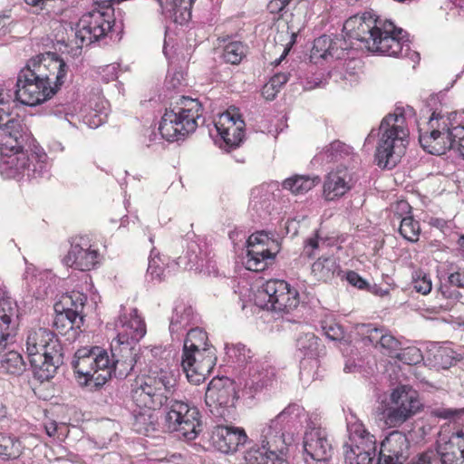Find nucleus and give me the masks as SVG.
Segmentation results:
<instances>
[{
    "label": "nucleus",
    "instance_id": "nucleus-1",
    "mask_svg": "<svg viewBox=\"0 0 464 464\" xmlns=\"http://www.w3.org/2000/svg\"><path fill=\"white\" fill-rule=\"evenodd\" d=\"M0 117V174L4 179H37L47 172V155L34 145V140L21 118Z\"/></svg>",
    "mask_w": 464,
    "mask_h": 464
},
{
    "label": "nucleus",
    "instance_id": "nucleus-2",
    "mask_svg": "<svg viewBox=\"0 0 464 464\" xmlns=\"http://www.w3.org/2000/svg\"><path fill=\"white\" fill-rule=\"evenodd\" d=\"M343 31L349 38L363 43L365 48L372 53L397 58L407 57L413 63L420 60L419 53L411 49L407 32L371 12L348 18Z\"/></svg>",
    "mask_w": 464,
    "mask_h": 464
},
{
    "label": "nucleus",
    "instance_id": "nucleus-3",
    "mask_svg": "<svg viewBox=\"0 0 464 464\" xmlns=\"http://www.w3.org/2000/svg\"><path fill=\"white\" fill-rule=\"evenodd\" d=\"M410 443L401 432L391 433L382 444L377 464H403L409 458ZM411 464H464V431L442 435L435 450L420 454Z\"/></svg>",
    "mask_w": 464,
    "mask_h": 464
},
{
    "label": "nucleus",
    "instance_id": "nucleus-4",
    "mask_svg": "<svg viewBox=\"0 0 464 464\" xmlns=\"http://www.w3.org/2000/svg\"><path fill=\"white\" fill-rule=\"evenodd\" d=\"M305 417L304 409L295 403L289 404L274 419L260 429L261 447L255 445L247 450L244 459L247 464H266L271 451L283 454L294 441V433Z\"/></svg>",
    "mask_w": 464,
    "mask_h": 464
},
{
    "label": "nucleus",
    "instance_id": "nucleus-5",
    "mask_svg": "<svg viewBox=\"0 0 464 464\" xmlns=\"http://www.w3.org/2000/svg\"><path fill=\"white\" fill-rule=\"evenodd\" d=\"M380 134L375 161L380 168L392 169L400 161L409 136L404 111L401 108L382 119Z\"/></svg>",
    "mask_w": 464,
    "mask_h": 464
},
{
    "label": "nucleus",
    "instance_id": "nucleus-6",
    "mask_svg": "<svg viewBox=\"0 0 464 464\" xmlns=\"http://www.w3.org/2000/svg\"><path fill=\"white\" fill-rule=\"evenodd\" d=\"M175 383L173 373L164 362L160 366L152 364L141 382L132 390V400L139 408L160 410L169 403Z\"/></svg>",
    "mask_w": 464,
    "mask_h": 464
},
{
    "label": "nucleus",
    "instance_id": "nucleus-7",
    "mask_svg": "<svg viewBox=\"0 0 464 464\" xmlns=\"http://www.w3.org/2000/svg\"><path fill=\"white\" fill-rule=\"evenodd\" d=\"M199 121L204 122L201 103L197 99L181 96L169 109H166L159 130L163 139L176 141L194 132Z\"/></svg>",
    "mask_w": 464,
    "mask_h": 464
},
{
    "label": "nucleus",
    "instance_id": "nucleus-8",
    "mask_svg": "<svg viewBox=\"0 0 464 464\" xmlns=\"http://www.w3.org/2000/svg\"><path fill=\"white\" fill-rule=\"evenodd\" d=\"M72 366L92 391L102 388L111 377L110 355L99 346L82 347L75 352Z\"/></svg>",
    "mask_w": 464,
    "mask_h": 464
},
{
    "label": "nucleus",
    "instance_id": "nucleus-9",
    "mask_svg": "<svg viewBox=\"0 0 464 464\" xmlns=\"http://www.w3.org/2000/svg\"><path fill=\"white\" fill-rule=\"evenodd\" d=\"M165 425L169 431L176 432L179 438L188 441L193 440L202 431L200 411L188 401L170 400Z\"/></svg>",
    "mask_w": 464,
    "mask_h": 464
},
{
    "label": "nucleus",
    "instance_id": "nucleus-10",
    "mask_svg": "<svg viewBox=\"0 0 464 464\" xmlns=\"http://www.w3.org/2000/svg\"><path fill=\"white\" fill-rule=\"evenodd\" d=\"M113 13V9H95L84 14L76 24V44L90 45L106 37L115 25Z\"/></svg>",
    "mask_w": 464,
    "mask_h": 464
},
{
    "label": "nucleus",
    "instance_id": "nucleus-11",
    "mask_svg": "<svg viewBox=\"0 0 464 464\" xmlns=\"http://www.w3.org/2000/svg\"><path fill=\"white\" fill-rule=\"evenodd\" d=\"M456 112L442 114L433 111L427 126L422 128L419 124V141L420 146L429 153L441 155L445 153L444 140L446 134L453 128Z\"/></svg>",
    "mask_w": 464,
    "mask_h": 464
},
{
    "label": "nucleus",
    "instance_id": "nucleus-12",
    "mask_svg": "<svg viewBox=\"0 0 464 464\" xmlns=\"http://www.w3.org/2000/svg\"><path fill=\"white\" fill-rule=\"evenodd\" d=\"M238 392L235 381L228 377H217L208 385L205 401L214 416L225 419L234 408Z\"/></svg>",
    "mask_w": 464,
    "mask_h": 464
},
{
    "label": "nucleus",
    "instance_id": "nucleus-13",
    "mask_svg": "<svg viewBox=\"0 0 464 464\" xmlns=\"http://www.w3.org/2000/svg\"><path fill=\"white\" fill-rule=\"evenodd\" d=\"M351 444L345 445L344 460L346 464H372L376 457V440L362 424L354 425L351 430Z\"/></svg>",
    "mask_w": 464,
    "mask_h": 464
},
{
    "label": "nucleus",
    "instance_id": "nucleus-14",
    "mask_svg": "<svg viewBox=\"0 0 464 464\" xmlns=\"http://www.w3.org/2000/svg\"><path fill=\"white\" fill-rule=\"evenodd\" d=\"M217 362L216 349L190 350L182 353L181 367L188 381L195 385L205 382Z\"/></svg>",
    "mask_w": 464,
    "mask_h": 464
},
{
    "label": "nucleus",
    "instance_id": "nucleus-15",
    "mask_svg": "<svg viewBox=\"0 0 464 464\" xmlns=\"http://www.w3.org/2000/svg\"><path fill=\"white\" fill-rule=\"evenodd\" d=\"M139 345L113 340L111 345L110 369L111 375L118 379H125L135 366H141V357L139 355Z\"/></svg>",
    "mask_w": 464,
    "mask_h": 464
},
{
    "label": "nucleus",
    "instance_id": "nucleus-16",
    "mask_svg": "<svg viewBox=\"0 0 464 464\" xmlns=\"http://www.w3.org/2000/svg\"><path fill=\"white\" fill-rule=\"evenodd\" d=\"M275 376V370L267 364L255 362L239 378L242 396L254 398L256 393L268 386Z\"/></svg>",
    "mask_w": 464,
    "mask_h": 464
},
{
    "label": "nucleus",
    "instance_id": "nucleus-17",
    "mask_svg": "<svg viewBox=\"0 0 464 464\" xmlns=\"http://www.w3.org/2000/svg\"><path fill=\"white\" fill-rule=\"evenodd\" d=\"M214 125L227 149H235L243 141L245 121L235 110L221 113Z\"/></svg>",
    "mask_w": 464,
    "mask_h": 464
},
{
    "label": "nucleus",
    "instance_id": "nucleus-18",
    "mask_svg": "<svg viewBox=\"0 0 464 464\" xmlns=\"http://www.w3.org/2000/svg\"><path fill=\"white\" fill-rule=\"evenodd\" d=\"M304 450L305 453L304 460L306 464H312V461L322 462L327 461L333 451V447L328 440L327 432L324 429L309 428L304 436Z\"/></svg>",
    "mask_w": 464,
    "mask_h": 464
},
{
    "label": "nucleus",
    "instance_id": "nucleus-19",
    "mask_svg": "<svg viewBox=\"0 0 464 464\" xmlns=\"http://www.w3.org/2000/svg\"><path fill=\"white\" fill-rule=\"evenodd\" d=\"M99 253L92 249L85 237H74L71 242V247L63 261L67 266L89 271L98 264Z\"/></svg>",
    "mask_w": 464,
    "mask_h": 464
},
{
    "label": "nucleus",
    "instance_id": "nucleus-20",
    "mask_svg": "<svg viewBox=\"0 0 464 464\" xmlns=\"http://www.w3.org/2000/svg\"><path fill=\"white\" fill-rule=\"evenodd\" d=\"M115 330L117 336L114 340L137 345L147 332L145 322L138 314L137 308L131 309L130 314L121 313L115 322Z\"/></svg>",
    "mask_w": 464,
    "mask_h": 464
},
{
    "label": "nucleus",
    "instance_id": "nucleus-21",
    "mask_svg": "<svg viewBox=\"0 0 464 464\" xmlns=\"http://www.w3.org/2000/svg\"><path fill=\"white\" fill-rule=\"evenodd\" d=\"M19 309L15 300L5 293L0 298V353L12 342L18 327Z\"/></svg>",
    "mask_w": 464,
    "mask_h": 464
},
{
    "label": "nucleus",
    "instance_id": "nucleus-22",
    "mask_svg": "<svg viewBox=\"0 0 464 464\" xmlns=\"http://www.w3.org/2000/svg\"><path fill=\"white\" fill-rule=\"evenodd\" d=\"M247 435L243 428L232 425H217L211 435L213 445L223 453L238 450L247 441Z\"/></svg>",
    "mask_w": 464,
    "mask_h": 464
},
{
    "label": "nucleus",
    "instance_id": "nucleus-23",
    "mask_svg": "<svg viewBox=\"0 0 464 464\" xmlns=\"http://www.w3.org/2000/svg\"><path fill=\"white\" fill-rule=\"evenodd\" d=\"M349 48L350 44L344 37L324 34L314 41L311 59L324 61L343 59Z\"/></svg>",
    "mask_w": 464,
    "mask_h": 464
},
{
    "label": "nucleus",
    "instance_id": "nucleus-24",
    "mask_svg": "<svg viewBox=\"0 0 464 464\" xmlns=\"http://www.w3.org/2000/svg\"><path fill=\"white\" fill-rule=\"evenodd\" d=\"M25 345L28 357L63 349L55 334L49 329L41 327L28 331Z\"/></svg>",
    "mask_w": 464,
    "mask_h": 464
},
{
    "label": "nucleus",
    "instance_id": "nucleus-25",
    "mask_svg": "<svg viewBox=\"0 0 464 464\" xmlns=\"http://www.w3.org/2000/svg\"><path fill=\"white\" fill-rule=\"evenodd\" d=\"M296 348L303 356L300 362L301 375L307 373L308 363L311 369L318 367L317 358L324 354V346L314 334H302L296 340Z\"/></svg>",
    "mask_w": 464,
    "mask_h": 464
},
{
    "label": "nucleus",
    "instance_id": "nucleus-26",
    "mask_svg": "<svg viewBox=\"0 0 464 464\" xmlns=\"http://www.w3.org/2000/svg\"><path fill=\"white\" fill-rule=\"evenodd\" d=\"M35 379L41 382L53 378L63 363V349L28 357Z\"/></svg>",
    "mask_w": 464,
    "mask_h": 464
},
{
    "label": "nucleus",
    "instance_id": "nucleus-27",
    "mask_svg": "<svg viewBox=\"0 0 464 464\" xmlns=\"http://www.w3.org/2000/svg\"><path fill=\"white\" fill-rule=\"evenodd\" d=\"M352 188L351 178L345 169L330 172L324 183V197L334 200L343 197Z\"/></svg>",
    "mask_w": 464,
    "mask_h": 464
},
{
    "label": "nucleus",
    "instance_id": "nucleus-28",
    "mask_svg": "<svg viewBox=\"0 0 464 464\" xmlns=\"http://www.w3.org/2000/svg\"><path fill=\"white\" fill-rule=\"evenodd\" d=\"M391 402L411 418L421 409V402L416 391L406 385L397 387L391 394Z\"/></svg>",
    "mask_w": 464,
    "mask_h": 464
},
{
    "label": "nucleus",
    "instance_id": "nucleus-29",
    "mask_svg": "<svg viewBox=\"0 0 464 464\" xmlns=\"http://www.w3.org/2000/svg\"><path fill=\"white\" fill-rule=\"evenodd\" d=\"M197 316L193 308L184 303L175 305L169 323V332L172 339H179L180 334L189 325L195 324Z\"/></svg>",
    "mask_w": 464,
    "mask_h": 464
},
{
    "label": "nucleus",
    "instance_id": "nucleus-30",
    "mask_svg": "<svg viewBox=\"0 0 464 464\" xmlns=\"http://www.w3.org/2000/svg\"><path fill=\"white\" fill-rule=\"evenodd\" d=\"M300 298L298 291L289 285L284 294L276 299V302H275L274 304H263V303L259 301H256V304L263 309L288 314L298 306Z\"/></svg>",
    "mask_w": 464,
    "mask_h": 464
},
{
    "label": "nucleus",
    "instance_id": "nucleus-31",
    "mask_svg": "<svg viewBox=\"0 0 464 464\" xmlns=\"http://www.w3.org/2000/svg\"><path fill=\"white\" fill-rule=\"evenodd\" d=\"M340 272V266L334 256L319 257L311 267L314 277L323 282L330 281Z\"/></svg>",
    "mask_w": 464,
    "mask_h": 464
},
{
    "label": "nucleus",
    "instance_id": "nucleus-32",
    "mask_svg": "<svg viewBox=\"0 0 464 464\" xmlns=\"http://www.w3.org/2000/svg\"><path fill=\"white\" fill-rule=\"evenodd\" d=\"M288 285L289 284L285 280H268L258 289L256 295V302L259 301L263 304H274Z\"/></svg>",
    "mask_w": 464,
    "mask_h": 464
},
{
    "label": "nucleus",
    "instance_id": "nucleus-33",
    "mask_svg": "<svg viewBox=\"0 0 464 464\" xmlns=\"http://www.w3.org/2000/svg\"><path fill=\"white\" fill-rule=\"evenodd\" d=\"M271 249L262 247L260 249L247 247V253L244 264L246 268L254 272H260L267 267L268 262L276 257Z\"/></svg>",
    "mask_w": 464,
    "mask_h": 464
},
{
    "label": "nucleus",
    "instance_id": "nucleus-34",
    "mask_svg": "<svg viewBox=\"0 0 464 464\" xmlns=\"http://www.w3.org/2000/svg\"><path fill=\"white\" fill-rule=\"evenodd\" d=\"M55 311L57 314L53 324L57 329L60 327L67 329L80 328L83 323L82 314L79 313L78 310L56 304Z\"/></svg>",
    "mask_w": 464,
    "mask_h": 464
},
{
    "label": "nucleus",
    "instance_id": "nucleus-35",
    "mask_svg": "<svg viewBox=\"0 0 464 464\" xmlns=\"http://www.w3.org/2000/svg\"><path fill=\"white\" fill-rule=\"evenodd\" d=\"M152 409L140 408L139 411H133V430L140 434L149 436L150 432L157 429V416Z\"/></svg>",
    "mask_w": 464,
    "mask_h": 464
},
{
    "label": "nucleus",
    "instance_id": "nucleus-36",
    "mask_svg": "<svg viewBox=\"0 0 464 464\" xmlns=\"http://www.w3.org/2000/svg\"><path fill=\"white\" fill-rule=\"evenodd\" d=\"M195 0H166L165 5L161 0H157L163 10L174 16V21L183 24L191 17V8Z\"/></svg>",
    "mask_w": 464,
    "mask_h": 464
},
{
    "label": "nucleus",
    "instance_id": "nucleus-37",
    "mask_svg": "<svg viewBox=\"0 0 464 464\" xmlns=\"http://www.w3.org/2000/svg\"><path fill=\"white\" fill-rule=\"evenodd\" d=\"M353 154V149L349 145L334 140L322 152L314 157L316 161L337 162Z\"/></svg>",
    "mask_w": 464,
    "mask_h": 464
},
{
    "label": "nucleus",
    "instance_id": "nucleus-38",
    "mask_svg": "<svg viewBox=\"0 0 464 464\" xmlns=\"http://www.w3.org/2000/svg\"><path fill=\"white\" fill-rule=\"evenodd\" d=\"M23 445L18 438L0 433V459L4 461L17 459L23 453Z\"/></svg>",
    "mask_w": 464,
    "mask_h": 464
},
{
    "label": "nucleus",
    "instance_id": "nucleus-39",
    "mask_svg": "<svg viewBox=\"0 0 464 464\" xmlns=\"http://www.w3.org/2000/svg\"><path fill=\"white\" fill-rule=\"evenodd\" d=\"M320 181L318 177L295 175L284 180L282 186L293 194H304L312 189Z\"/></svg>",
    "mask_w": 464,
    "mask_h": 464
},
{
    "label": "nucleus",
    "instance_id": "nucleus-40",
    "mask_svg": "<svg viewBox=\"0 0 464 464\" xmlns=\"http://www.w3.org/2000/svg\"><path fill=\"white\" fill-rule=\"evenodd\" d=\"M0 369L8 374L21 375L25 370V362L21 353L9 351L2 356Z\"/></svg>",
    "mask_w": 464,
    "mask_h": 464
},
{
    "label": "nucleus",
    "instance_id": "nucleus-41",
    "mask_svg": "<svg viewBox=\"0 0 464 464\" xmlns=\"http://www.w3.org/2000/svg\"><path fill=\"white\" fill-rule=\"evenodd\" d=\"M207 333L198 327L191 328L186 335L183 344L182 353L189 352L190 350H203L207 348H214L208 344Z\"/></svg>",
    "mask_w": 464,
    "mask_h": 464
},
{
    "label": "nucleus",
    "instance_id": "nucleus-42",
    "mask_svg": "<svg viewBox=\"0 0 464 464\" xmlns=\"http://www.w3.org/2000/svg\"><path fill=\"white\" fill-rule=\"evenodd\" d=\"M321 327L326 338L337 343L341 350L342 345H349V342L345 337V333L342 325H340L334 320L331 319L322 321Z\"/></svg>",
    "mask_w": 464,
    "mask_h": 464
},
{
    "label": "nucleus",
    "instance_id": "nucleus-43",
    "mask_svg": "<svg viewBox=\"0 0 464 464\" xmlns=\"http://www.w3.org/2000/svg\"><path fill=\"white\" fill-rule=\"evenodd\" d=\"M247 247L260 249L262 247L271 249V252L277 253L280 248L279 242L266 231H257L252 234L247 239Z\"/></svg>",
    "mask_w": 464,
    "mask_h": 464
},
{
    "label": "nucleus",
    "instance_id": "nucleus-44",
    "mask_svg": "<svg viewBox=\"0 0 464 464\" xmlns=\"http://www.w3.org/2000/svg\"><path fill=\"white\" fill-rule=\"evenodd\" d=\"M359 334L362 336L364 343L377 347L380 346L384 335L388 332L383 327H377L371 324H363L358 327Z\"/></svg>",
    "mask_w": 464,
    "mask_h": 464
},
{
    "label": "nucleus",
    "instance_id": "nucleus-45",
    "mask_svg": "<svg viewBox=\"0 0 464 464\" xmlns=\"http://www.w3.org/2000/svg\"><path fill=\"white\" fill-rule=\"evenodd\" d=\"M166 263L155 247L150 250L148 265V275L152 280L162 281L165 278Z\"/></svg>",
    "mask_w": 464,
    "mask_h": 464
},
{
    "label": "nucleus",
    "instance_id": "nucleus-46",
    "mask_svg": "<svg viewBox=\"0 0 464 464\" xmlns=\"http://www.w3.org/2000/svg\"><path fill=\"white\" fill-rule=\"evenodd\" d=\"M246 46L241 42L235 41L228 43L223 50L222 57L225 62L231 64L239 63L246 56Z\"/></svg>",
    "mask_w": 464,
    "mask_h": 464
},
{
    "label": "nucleus",
    "instance_id": "nucleus-47",
    "mask_svg": "<svg viewBox=\"0 0 464 464\" xmlns=\"http://www.w3.org/2000/svg\"><path fill=\"white\" fill-rule=\"evenodd\" d=\"M290 76V72L276 73L263 88L265 97L268 100H273L282 86L289 81Z\"/></svg>",
    "mask_w": 464,
    "mask_h": 464
},
{
    "label": "nucleus",
    "instance_id": "nucleus-48",
    "mask_svg": "<svg viewBox=\"0 0 464 464\" xmlns=\"http://www.w3.org/2000/svg\"><path fill=\"white\" fill-rule=\"evenodd\" d=\"M399 232L405 239L415 242L420 232V224L413 219L412 216L403 217L400 222Z\"/></svg>",
    "mask_w": 464,
    "mask_h": 464
},
{
    "label": "nucleus",
    "instance_id": "nucleus-49",
    "mask_svg": "<svg viewBox=\"0 0 464 464\" xmlns=\"http://www.w3.org/2000/svg\"><path fill=\"white\" fill-rule=\"evenodd\" d=\"M226 353L228 357L235 360V362L239 365L243 366L251 362L250 360L252 358V352L246 347L245 344L237 343L226 345Z\"/></svg>",
    "mask_w": 464,
    "mask_h": 464
},
{
    "label": "nucleus",
    "instance_id": "nucleus-50",
    "mask_svg": "<svg viewBox=\"0 0 464 464\" xmlns=\"http://www.w3.org/2000/svg\"><path fill=\"white\" fill-rule=\"evenodd\" d=\"M430 416L453 421H464V408L452 409L444 406L434 407L430 410Z\"/></svg>",
    "mask_w": 464,
    "mask_h": 464
},
{
    "label": "nucleus",
    "instance_id": "nucleus-51",
    "mask_svg": "<svg viewBox=\"0 0 464 464\" xmlns=\"http://www.w3.org/2000/svg\"><path fill=\"white\" fill-rule=\"evenodd\" d=\"M165 351L161 346H154L152 348L145 347L140 356L141 357V360H143L142 364H148L149 369L152 364L160 366L161 362H164L169 367L168 363L162 357Z\"/></svg>",
    "mask_w": 464,
    "mask_h": 464
},
{
    "label": "nucleus",
    "instance_id": "nucleus-52",
    "mask_svg": "<svg viewBox=\"0 0 464 464\" xmlns=\"http://www.w3.org/2000/svg\"><path fill=\"white\" fill-rule=\"evenodd\" d=\"M198 250L199 246L192 242L188 246V250L185 256H180L176 261V265L183 267L184 269H192L198 265Z\"/></svg>",
    "mask_w": 464,
    "mask_h": 464
},
{
    "label": "nucleus",
    "instance_id": "nucleus-53",
    "mask_svg": "<svg viewBox=\"0 0 464 464\" xmlns=\"http://www.w3.org/2000/svg\"><path fill=\"white\" fill-rule=\"evenodd\" d=\"M384 419L385 423L389 427H397L409 420L410 417L403 413L401 409L398 408L392 402H390L389 407L384 411Z\"/></svg>",
    "mask_w": 464,
    "mask_h": 464
},
{
    "label": "nucleus",
    "instance_id": "nucleus-54",
    "mask_svg": "<svg viewBox=\"0 0 464 464\" xmlns=\"http://www.w3.org/2000/svg\"><path fill=\"white\" fill-rule=\"evenodd\" d=\"M384 419L385 423L389 427H397L409 420L410 417L403 413L401 409L398 408L392 402H390L389 407L384 411Z\"/></svg>",
    "mask_w": 464,
    "mask_h": 464
},
{
    "label": "nucleus",
    "instance_id": "nucleus-55",
    "mask_svg": "<svg viewBox=\"0 0 464 464\" xmlns=\"http://www.w3.org/2000/svg\"><path fill=\"white\" fill-rule=\"evenodd\" d=\"M395 358L408 365L417 364L423 360L421 351L415 346L401 347Z\"/></svg>",
    "mask_w": 464,
    "mask_h": 464
},
{
    "label": "nucleus",
    "instance_id": "nucleus-56",
    "mask_svg": "<svg viewBox=\"0 0 464 464\" xmlns=\"http://www.w3.org/2000/svg\"><path fill=\"white\" fill-rule=\"evenodd\" d=\"M412 287L421 295H428L432 289L430 276L421 270L416 271L412 276Z\"/></svg>",
    "mask_w": 464,
    "mask_h": 464
},
{
    "label": "nucleus",
    "instance_id": "nucleus-57",
    "mask_svg": "<svg viewBox=\"0 0 464 464\" xmlns=\"http://www.w3.org/2000/svg\"><path fill=\"white\" fill-rule=\"evenodd\" d=\"M86 301L87 296L79 292H72L70 295L63 296L59 304L69 306L73 310H78L79 313L82 314Z\"/></svg>",
    "mask_w": 464,
    "mask_h": 464
},
{
    "label": "nucleus",
    "instance_id": "nucleus-58",
    "mask_svg": "<svg viewBox=\"0 0 464 464\" xmlns=\"http://www.w3.org/2000/svg\"><path fill=\"white\" fill-rule=\"evenodd\" d=\"M439 292L441 296L448 301L446 304H441L440 305V307L444 306L446 309H448L455 302L460 301L462 298V294L456 289L455 285H450V283L441 285Z\"/></svg>",
    "mask_w": 464,
    "mask_h": 464
},
{
    "label": "nucleus",
    "instance_id": "nucleus-59",
    "mask_svg": "<svg viewBox=\"0 0 464 464\" xmlns=\"http://www.w3.org/2000/svg\"><path fill=\"white\" fill-rule=\"evenodd\" d=\"M380 347L383 353L392 358H395L399 351H401V343L398 339L387 332Z\"/></svg>",
    "mask_w": 464,
    "mask_h": 464
},
{
    "label": "nucleus",
    "instance_id": "nucleus-60",
    "mask_svg": "<svg viewBox=\"0 0 464 464\" xmlns=\"http://www.w3.org/2000/svg\"><path fill=\"white\" fill-rule=\"evenodd\" d=\"M434 359L436 363L443 368H450L455 362L454 352L448 348H439L434 353Z\"/></svg>",
    "mask_w": 464,
    "mask_h": 464
},
{
    "label": "nucleus",
    "instance_id": "nucleus-61",
    "mask_svg": "<svg viewBox=\"0 0 464 464\" xmlns=\"http://www.w3.org/2000/svg\"><path fill=\"white\" fill-rule=\"evenodd\" d=\"M464 140V126L457 125L451 128V130L446 134L444 140L445 152L451 149H455L458 140L461 141Z\"/></svg>",
    "mask_w": 464,
    "mask_h": 464
},
{
    "label": "nucleus",
    "instance_id": "nucleus-62",
    "mask_svg": "<svg viewBox=\"0 0 464 464\" xmlns=\"http://www.w3.org/2000/svg\"><path fill=\"white\" fill-rule=\"evenodd\" d=\"M326 245V240L323 237H320L317 234L314 237H309L305 241V245L304 247V254L308 257H314L315 256V251L323 248L324 246Z\"/></svg>",
    "mask_w": 464,
    "mask_h": 464
},
{
    "label": "nucleus",
    "instance_id": "nucleus-63",
    "mask_svg": "<svg viewBox=\"0 0 464 464\" xmlns=\"http://www.w3.org/2000/svg\"><path fill=\"white\" fill-rule=\"evenodd\" d=\"M345 278L351 285L360 290L372 291L370 284L355 271H348L346 273Z\"/></svg>",
    "mask_w": 464,
    "mask_h": 464
},
{
    "label": "nucleus",
    "instance_id": "nucleus-64",
    "mask_svg": "<svg viewBox=\"0 0 464 464\" xmlns=\"http://www.w3.org/2000/svg\"><path fill=\"white\" fill-rule=\"evenodd\" d=\"M448 283L456 287L464 288V271H457L448 277Z\"/></svg>",
    "mask_w": 464,
    "mask_h": 464
}]
</instances>
